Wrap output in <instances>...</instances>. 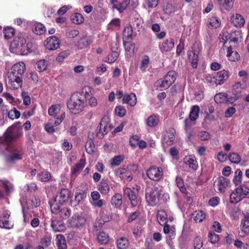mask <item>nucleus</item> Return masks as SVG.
I'll return each instance as SVG.
<instances>
[{"mask_svg": "<svg viewBox=\"0 0 249 249\" xmlns=\"http://www.w3.org/2000/svg\"><path fill=\"white\" fill-rule=\"evenodd\" d=\"M10 216V213L7 210L0 211V228L10 229L12 228L13 224L10 222L8 219Z\"/></svg>", "mask_w": 249, "mask_h": 249, "instance_id": "obj_14", "label": "nucleus"}, {"mask_svg": "<svg viewBox=\"0 0 249 249\" xmlns=\"http://www.w3.org/2000/svg\"><path fill=\"white\" fill-rule=\"evenodd\" d=\"M123 103L128 104L131 107H134L137 103V97L135 94H125L123 98Z\"/></svg>", "mask_w": 249, "mask_h": 249, "instance_id": "obj_29", "label": "nucleus"}, {"mask_svg": "<svg viewBox=\"0 0 249 249\" xmlns=\"http://www.w3.org/2000/svg\"><path fill=\"white\" fill-rule=\"evenodd\" d=\"M108 2L112 9H116L119 13H122L127 8L134 9L138 6L137 1L134 0H108Z\"/></svg>", "mask_w": 249, "mask_h": 249, "instance_id": "obj_3", "label": "nucleus"}, {"mask_svg": "<svg viewBox=\"0 0 249 249\" xmlns=\"http://www.w3.org/2000/svg\"><path fill=\"white\" fill-rule=\"evenodd\" d=\"M99 127V131L97 133V136L99 138H102L111 129L110 125L109 124V119L108 117H104L103 118Z\"/></svg>", "mask_w": 249, "mask_h": 249, "instance_id": "obj_13", "label": "nucleus"}, {"mask_svg": "<svg viewBox=\"0 0 249 249\" xmlns=\"http://www.w3.org/2000/svg\"><path fill=\"white\" fill-rule=\"evenodd\" d=\"M115 113L116 115L120 117H122L125 115L126 113V109L123 106H117L115 109Z\"/></svg>", "mask_w": 249, "mask_h": 249, "instance_id": "obj_64", "label": "nucleus"}, {"mask_svg": "<svg viewBox=\"0 0 249 249\" xmlns=\"http://www.w3.org/2000/svg\"><path fill=\"white\" fill-rule=\"evenodd\" d=\"M56 207V211L55 212L53 211L52 209H51V212L53 213L58 214L62 219H67L70 216L71 214L70 209L63 207L62 205H57V206Z\"/></svg>", "mask_w": 249, "mask_h": 249, "instance_id": "obj_21", "label": "nucleus"}, {"mask_svg": "<svg viewBox=\"0 0 249 249\" xmlns=\"http://www.w3.org/2000/svg\"><path fill=\"white\" fill-rule=\"evenodd\" d=\"M21 205L22 206V210L23 216L24 218V222H27L28 220L26 219L27 211L26 209H33L34 207H36L38 206L39 204L36 198L34 200L33 198H27V196L23 197L20 200Z\"/></svg>", "mask_w": 249, "mask_h": 249, "instance_id": "obj_7", "label": "nucleus"}, {"mask_svg": "<svg viewBox=\"0 0 249 249\" xmlns=\"http://www.w3.org/2000/svg\"><path fill=\"white\" fill-rule=\"evenodd\" d=\"M174 47V41L172 38H169L165 40L160 46V49L162 53L171 51Z\"/></svg>", "mask_w": 249, "mask_h": 249, "instance_id": "obj_27", "label": "nucleus"}, {"mask_svg": "<svg viewBox=\"0 0 249 249\" xmlns=\"http://www.w3.org/2000/svg\"><path fill=\"white\" fill-rule=\"evenodd\" d=\"M246 197H249V188L247 186L242 184L231 192L229 199L231 203L236 204Z\"/></svg>", "mask_w": 249, "mask_h": 249, "instance_id": "obj_2", "label": "nucleus"}, {"mask_svg": "<svg viewBox=\"0 0 249 249\" xmlns=\"http://www.w3.org/2000/svg\"><path fill=\"white\" fill-rule=\"evenodd\" d=\"M119 53L116 51H112L107 56L105 61L108 63H112L115 62L119 56Z\"/></svg>", "mask_w": 249, "mask_h": 249, "instance_id": "obj_58", "label": "nucleus"}, {"mask_svg": "<svg viewBox=\"0 0 249 249\" xmlns=\"http://www.w3.org/2000/svg\"><path fill=\"white\" fill-rule=\"evenodd\" d=\"M128 245V240L125 237H122L117 241V247L119 249H125Z\"/></svg>", "mask_w": 249, "mask_h": 249, "instance_id": "obj_55", "label": "nucleus"}, {"mask_svg": "<svg viewBox=\"0 0 249 249\" xmlns=\"http://www.w3.org/2000/svg\"><path fill=\"white\" fill-rule=\"evenodd\" d=\"M0 182L7 195H9L14 191L13 185L10 182L7 180H2Z\"/></svg>", "mask_w": 249, "mask_h": 249, "instance_id": "obj_39", "label": "nucleus"}, {"mask_svg": "<svg viewBox=\"0 0 249 249\" xmlns=\"http://www.w3.org/2000/svg\"><path fill=\"white\" fill-rule=\"evenodd\" d=\"M200 109L198 106H194L191 110L189 114L190 120L195 121L198 117Z\"/></svg>", "mask_w": 249, "mask_h": 249, "instance_id": "obj_47", "label": "nucleus"}, {"mask_svg": "<svg viewBox=\"0 0 249 249\" xmlns=\"http://www.w3.org/2000/svg\"><path fill=\"white\" fill-rule=\"evenodd\" d=\"M155 86L160 90L166 89L170 87L167 82L164 79L158 80L155 83Z\"/></svg>", "mask_w": 249, "mask_h": 249, "instance_id": "obj_52", "label": "nucleus"}, {"mask_svg": "<svg viewBox=\"0 0 249 249\" xmlns=\"http://www.w3.org/2000/svg\"><path fill=\"white\" fill-rule=\"evenodd\" d=\"M71 19L75 24H80L84 22L83 16L80 13H75L71 15Z\"/></svg>", "mask_w": 249, "mask_h": 249, "instance_id": "obj_45", "label": "nucleus"}, {"mask_svg": "<svg viewBox=\"0 0 249 249\" xmlns=\"http://www.w3.org/2000/svg\"><path fill=\"white\" fill-rule=\"evenodd\" d=\"M86 94L83 91L74 92L71 94L67 102V107L71 113L77 114L83 110L87 105Z\"/></svg>", "mask_w": 249, "mask_h": 249, "instance_id": "obj_1", "label": "nucleus"}, {"mask_svg": "<svg viewBox=\"0 0 249 249\" xmlns=\"http://www.w3.org/2000/svg\"><path fill=\"white\" fill-rule=\"evenodd\" d=\"M48 66V62L45 59H40L36 62V68L39 72L45 71Z\"/></svg>", "mask_w": 249, "mask_h": 249, "instance_id": "obj_42", "label": "nucleus"}, {"mask_svg": "<svg viewBox=\"0 0 249 249\" xmlns=\"http://www.w3.org/2000/svg\"><path fill=\"white\" fill-rule=\"evenodd\" d=\"M85 149L88 154H92L95 150V144L91 140H89L85 144Z\"/></svg>", "mask_w": 249, "mask_h": 249, "instance_id": "obj_56", "label": "nucleus"}, {"mask_svg": "<svg viewBox=\"0 0 249 249\" xmlns=\"http://www.w3.org/2000/svg\"><path fill=\"white\" fill-rule=\"evenodd\" d=\"M109 180L102 179L98 185V190L102 195H107L110 191Z\"/></svg>", "mask_w": 249, "mask_h": 249, "instance_id": "obj_28", "label": "nucleus"}, {"mask_svg": "<svg viewBox=\"0 0 249 249\" xmlns=\"http://www.w3.org/2000/svg\"><path fill=\"white\" fill-rule=\"evenodd\" d=\"M230 160L232 163H238L241 161V157L237 153L233 152L229 156Z\"/></svg>", "mask_w": 249, "mask_h": 249, "instance_id": "obj_63", "label": "nucleus"}, {"mask_svg": "<svg viewBox=\"0 0 249 249\" xmlns=\"http://www.w3.org/2000/svg\"><path fill=\"white\" fill-rule=\"evenodd\" d=\"M163 231L165 234H168L171 239L174 238L175 236V228L173 226L170 227L169 225L164 224Z\"/></svg>", "mask_w": 249, "mask_h": 249, "instance_id": "obj_50", "label": "nucleus"}, {"mask_svg": "<svg viewBox=\"0 0 249 249\" xmlns=\"http://www.w3.org/2000/svg\"><path fill=\"white\" fill-rule=\"evenodd\" d=\"M241 227L242 232L247 234L249 228V216L248 215H245L244 219L241 221Z\"/></svg>", "mask_w": 249, "mask_h": 249, "instance_id": "obj_51", "label": "nucleus"}, {"mask_svg": "<svg viewBox=\"0 0 249 249\" xmlns=\"http://www.w3.org/2000/svg\"><path fill=\"white\" fill-rule=\"evenodd\" d=\"M175 130L173 128H170L166 131L163 136L162 144L164 147L165 145H170L172 144L175 140Z\"/></svg>", "mask_w": 249, "mask_h": 249, "instance_id": "obj_18", "label": "nucleus"}, {"mask_svg": "<svg viewBox=\"0 0 249 249\" xmlns=\"http://www.w3.org/2000/svg\"><path fill=\"white\" fill-rule=\"evenodd\" d=\"M157 220L160 225H163L166 224L168 221L172 222L173 218L168 214L167 212L163 210H160L158 212Z\"/></svg>", "mask_w": 249, "mask_h": 249, "instance_id": "obj_19", "label": "nucleus"}, {"mask_svg": "<svg viewBox=\"0 0 249 249\" xmlns=\"http://www.w3.org/2000/svg\"><path fill=\"white\" fill-rule=\"evenodd\" d=\"M15 30L12 27H7L4 29L3 34L5 39H9L14 36Z\"/></svg>", "mask_w": 249, "mask_h": 249, "instance_id": "obj_59", "label": "nucleus"}, {"mask_svg": "<svg viewBox=\"0 0 249 249\" xmlns=\"http://www.w3.org/2000/svg\"><path fill=\"white\" fill-rule=\"evenodd\" d=\"M25 68V63L23 62H19L12 66L9 72L22 77Z\"/></svg>", "mask_w": 249, "mask_h": 249, "instance_id": "obj_23", "label": "nucleus"}, {"mask_svg": "<svg viewBox=\"0 0 249 249\" xmlns=\"http://www.w3.org/2000/svg\"><path fill=\"white\" fill-rule=\"evenodd\" d=\"M238 98L236 95H234L232 98H228L227 95L224 93H218L216 94L214 97L215 102L217 104L224 103L227 101L233 103Z\"/></svg>", "mask_w": 249, "mask_h": 249, "instance_id": "obj_22", "label": "nucleus"}, {"mask_svg": "<svg viewBox=\"0 0 249 249\" xmlns=\"http://www.w3.org/2000/svg\"><path fill=\"white\" fill-rule=\"evenodd\" d=\"M7 87L12 89H18L22 84V77L8 72L6 79Z\"/></svg>", "mask_w": 249, "mask_h": 249, "instance_id": "obj_8", "label": "nucleus"}, {"mask_svg": "<svg viewBox=\"0 0 249 249\" xmlns=\"http://www.w3.org/2000/svg\"><path fill=\"white\" fill-rule=\"evenodd\" d=\"M162 190L160 187H154L147 190L145 194L147 203L151 206H155L160 203V196Z\"/></svg>", "mask_w": 249, "mask_h": 249, "instance_id": "obj_5", "label": "nucleus"}, {"mask_svg": "<svg viewBox=\"0 0 249 249\" xmlns=\"http://www.w3.org/2000/svg\"><path fill=\"white\" fill-rule=\"evenodd\" d=\"M38 178L42 182H46L48 181L51 178L50 174L47 171L41 172L37 176Z\"/></svg>", "mask_w": 249, "mask_h": 249, "instance_id": "obj_61", "label": "nucleus"}, {"mask_svg": "<svg viewBox=\"0 0 249 249\" xmlns=\"http://www.w3.org/2000/svg\"><path fill=\"white\" fill-rule=\"evenodd\" d=\"M231 23L236 27H241L244 26L245 20L244 17L239 14H233L231 18Z\"/></svg>", "mask_w": 249, "mask_h": 249, "instance_id": "obj_26", "label": "nucleus"}, {"mask_svg": "<svg viewBox=\"0 0 249 249\" xmlns=\"http://www.w3.org/2000/svg\"><path fill=\"white\" fill-rule=\"evenodd\" d=\"M208 23L209 26L213 28H216L220 26L221 21L217 17H213L209 19Z\"/></svg>", "mask_w": 249, "mask_h": 249, "instance_id": "obj_53", "label": "nucleus"}, {"mask_svg": "<svg viewBox=\"0 0 249 249\" xmlns=\"http://www.w3.org/2000/svg\"><path fill=\"white\" fill-rule=\"evenodd\" d=\"M86 219L79 214H74L68 221V226L72 228H77L84 225L86 223Z\"/></svg>", "mask_w": 249, "mask_h": 249, "instance_id": "obj_16", "label": "nucleus"}, {"mask_svg": "<svg viewBox=\"0 0 249 249\" xmlns=\"http://www.w3.org/2000/svg\"><path fill=\"white\" fill-rule=\"evenodd\" d=\"M71 196V192L67 189H63L57 194L56 196L49 201L50 209H52L55 212V208L57 205H63L67 202Z\"/></svg>", "mask_w": 249, "mask_h": 249, "instance_id": "obj_4", "label": "nucleus"}, {"mask_svg": "<svg viewBox=\"0 0 249 249\" xmlns=\"http://www.w3.org/2000/svg\"><path fill=\"white\" fill-rule=\"evenodd\" d=\"M11 143L6 140V138L3 137L0 138V154L6 155V152L8 151Z\"/></svg>", "mask_w": 249, "mask_h": 249, "instance_id": "obj_31", "label": "nucleus"}, {"mask_svg": "<svg viewBox=\"0 0 249 249\" xmlns=\"http://www.w3.org/2000/svg\"><path fill=\"white\" fill-rule=\"evenodd\" d=\"M90 44V40L87 37L82 38L77 43L78 48L82 49L88 46Z\"/></svg>", "mask_w": 249, "mask_h": 249, "instance_id": "obj_60", "label": "nucleus"}, {"mask_svg": "<svg viewBox=\"0 0 249 249\" xmlns=\"http://www.w3.org/2000/svg\"><path fill=\"white\" fill-rule=\"evenodd\" d=\"M150 63V59L148 56L143 55L141 60L140 69L142 72L146 71L149 67Z\"/></svg>", "mask_w": 249, "mask_h": 249, "instance_id": "obj_38", "label": "nucleus"}, {"mask_svg": "<svg viewBox=\"0 0 249 249\" xmlns=\"http://www.w3.org/2000/svg\"><path fill=\"white\" fill-rule=\"evenodd\" d=\"M176 72L174 71H169L164 77V79L170 86L176 79Z\"/></svg>", "mask_w": 249, "mask_h": 249, "instance_id": "obj_48", "label": "nucleus"}, {"mask_svg": "<svg viewBox=\"0 0 249 249\" xmlns=\"http://www.w3.org/2000/svg\"><path fill=\"white\" fill-rule=\"evenodd\" d=\"M229 77V72L226 70H222L217 73L216 80L218 85H221L226 81Z\"/></svg>", "mask_w": 249, "mask_h": 249, "instance_id": "obj_32", "label": "nucleus"}, {"mask_svg": "<svg viewBox=\"0 0 249 249\" xmlns=\"http://www.w3.org/2000/svg\"><path fill=\"white\" fill-rule=\"evenodd\" d=\"M34 45V41L30 39L27 36L26 38V43H23L20 45V55H27L32 51V48Z\"/></svg>", "mask_w": 249, "mask_h": 249, "instance_id": "obj_24", "label": "nucleus"}, {"mask_svg": "<svg viewBox=\"0 0 249 249\" xmlns=\"http://www.w3.org/2000/svg\"><path fill=\"white\" fill-rule=\"evenodd\" d=\"M138 192L139 190L135 188H133V190L130 188H126L124 189V195L129 198L133 206H137L139 202L138 196Z\"/></svg>", "mask_w": 249, "mask_h": 249, "instance_id": "obj_15", "label": "nucleus"}, {"mask_svg": "<svg viewBox=\"0 0 249 249\" xmlns=\"http://www.w3.org/2000/svg\"><path fill=\"white\" fill-rule=\"evenodd\" d=\"M122 203V196L120 194H115L112 197L111 204L116 208L120 207Z\"/></svg>", "mask_w": 249, "mask_h": 249, "instance_id": "obj_44", "label": "nucleus"}, {"mask_svg": "<svg viewBox=\"0 0 249 249\" xmlns=\"http://www.w3.org/2000/svg\"><path fill=\"white\" fill-rule=\"evenodd\" d=\"M146 174L149 179L158 181L163 176V169L161 167L155 166L150 167L146 172Z\"/></svg>", "mask_w": 249, "mask_h": 249, "instance_id": "obj_11", "label": "nucleus"}, {"mask_svg": "<svg viewBox=\"0 0 249 249\" xmlns=\"http://www.w3.org/2000/svg\"><path fill=\"white\" fill-rule=\"evenodd\" d=\"M219 5L226 10L231 9L234 0H217Z\"/></svg>", "mask_w": 249, "mask_h": 249, "instance_id": "obj_40", "label": "nucleus"}, {"mask_svg": "<svg viewBox=\"0 0 249 249\" xmlns=\"http://www.w3.org/2000/svg\"><path fill=\"white\" fill-rule=\"evenodd\" d=\"M46 30V27L41 23H36L34 25L33 32L36 35H42L45 32Z\"/></svg>", "mask_w": 249, "mask_h": 249, "instance_id": "obj_41", "label": "nucleus"}, {"mask_svg": "<svg viewBox=\"0 0 249 249\" xmlns=\"http://www.w3.org/2000/svg\"><path fill=\"white\" fill-rule=\"evenodd\" d=\"M27 36L24 35L22 36L16 37L11 42L10 46V50L11 53L19 54L20 51V45L23 43H26Z\"/></svg>", "mask_w": 249, "mask_h": 249, "instance_id": "obj_10", "label": "nucleus"}, {"mask_svg": "<svg viewBox=\"0 0 249 249\" xmlns=\"http://www.w3.org/2000/svg\"><path fill=\"white\" fill-rule=\"evenodd\" d=\"M51 227L55 232H61L65 229V226L61 222L53 219L51 220Z\"/></svg>", "mask_w": 249, "mask_h": 249, "instance_id": "obj_34", "label": "nucleus"}, {"mask_svg": "<svg viewBox=\"0 0 249 249\" xmlns=\"http://www.w3.org/2000/svg\"><path fill=\"white\" fill-rule=\"evenodd\" d=\"M184 162L194 170H196L198 168L197 161L196 157L193 155L185 157L184 159Z\"/></svg>", "mask_w": 249, "mask_h": 249, "instance_id": "obj_30", "label": "nucleus"}, {"mask_svg": "<svg viewBox=\"0 0 249 249\" xmlns=\"http://www.w3.org/2000/svg\"><path fill=\"white\" fill-rule=\"evenodd\" d=\"M97 240L101 244H107L109 241L108 235L103 231H100L97 235Z\"/></svg>", "mask_w": 249, "mask_h": 249, "instance_id": "obj_49", "label": "nucleus"}, {"mask_svg": "<svg viewBox=\"0 0 249 249\" xmlns=\"http://www.w3.org/2000/svg\"><path fill=\"white\" fill-rule=\"evenodd\" d=\"M8 117L11 120L18 119L20 116L19 111L17 110L15 108L10 110L8 114Z\"/></svg>", "mask_w": 249, "mask_h": 249, "instance_id": "obj_62", "label": "nucleus"}, {"mask_svg": "<svg viewBox=\"0 0 249 249\" xmlns=\"http://www.w3.org/2000/svg\"><path fill=\"white\" fill-rule=\"evenodd\" d=\"M9 153L6 160L8 161H14L21 160L23 158V151L21 147L11 144L8 151Z\"/></svg>", "mask_w": 249, "mask_h": 249, "instance_id": "obj_9", "label": "nucleus"}, {"mask_svg": "<svg viewBox=\"0 0 249 249\" xmlns=\"http://www.w3.org/2000/svg\"><path fill=\"white\" fill-rule=\"evenodd\" d=\"M91 199L90 202L94 207L101 208L103 205V200L100 199V193L97 191H94L90 194Z\"/></svg>", "mask_w": 249, "mask_h": 249, "instance_id": "obj_20", "label": "nucleus"}, {"mask_svg": "<svg viewBox=\"0 0 249 249\" xmlns=\"http://www.w3.org/2000/svg\"><path fill=\"white\" fill-rule=\"evenodd\" d=\"M22 134L21 129L17 125H13L7 130L4 137L7 141L10 142L18 138Z\"/></svg>", "mask_w": 249, "mask_h": 249, "instance_id": "obj_12", "label": "nucleus"}, {"mask_svg": "<svg viewBox=\"0 0 249 249\" xmlns=\"http://www.w3.org/2000/svg\"><path fill=\"white\" fill-rule=\"evenodd\" d=\"M86 160L85 159H81L78 163H77L72 169L71 173L72 175L76 174L79 171L82 170L85 166Z\"/></svg>", "mask_w": 249, "mask_h": 249, "instance_id": "obj_46", "label": "nucleus"}, {"mask_svg": "<svg viewBox=\"0 0 249 249\" xmlns=\"http://www.w3.org/2000/svg\"><path fill=\"white\" fill-rule=\"evenodd\" d=\"M204 81L211 86L218 85L216 78L213 74H206L204 77Z\"/></svg>", "mask_w": 249, "mask_h": 249, "instance_id": "obj_54", "label": "nucleus"}, {"mask_svg": "<svg viewBox=\"0 0 249 249\" xmlns=\"http://www.w3.org/2000/svg\"><path fill=\"white\" fill-rule=\"evenodd\" d=\"M55 240L58 249H67L66 241L64 235L57 234Z\"/></svg>", "mask_w": 249, "mask_h": 249, "instance_id": "obj_35", "label": "nucleus"}, {"mask_svg": "<svg viewBox=\"0 0 249 249\" xmlns=\"http://www.w3.org/2000/svg\"><path fill=\"white\" fill-rule=\"evenodd\" d=\"M159 122L158 116L152 115L148 117L146 121V124L149 127H154L156 126Z\"/></svg>", "mask_w": 249, "mask_h": 249, "instance_id": "obj_43", "label": "nucleus"}, {"mask_svg": "<svg viewBox=\"0 0 249 249\" xmlns=\"http://www.w3.org/2000/svg\"><path fill=\"white\" fill-rule=\"evenodd\" d=\"M232 49L231 46H227V56L231 61H235L239 60L240 55L239 53L236 51H231Z\"/></svg>", "mask_w": 249, "mask_h": 249, "instance_id": "obj_36", "label": "nucleus"}, {"mask_svg": "<svg viewBox=\"0 0 249 249\" xmlns=\"http://www.w3.org/2000/svg\"><path fill=\"white\" fill-rule=\"evenodd\" d=\"M242 172L240 169H237L235 172V175L233 179L234 184L237 186L239 185L242 181Z\"/></svg>", "mask_w": 249, "mask_h": 249, "instance_id": "obj_57", "label": "nucleus"}, {"mask_svg": "<svg viewBox=\"0 0 249 249\" xmlns=\"http://www.w3.org/2000/svg\"><path fill=\"white\" fill-rule=\"evenodd\" d=\"M60 45L59 40L55 36H50L45 42V46L49 50L57 49Z\"/></svg>", "mask_w": 249, "mask_h": 249, "instance_id": "obj_17", "label": "nucleus"}, {"mask_svg": "<svg viewBox=\"0 0 249 249\" xmlns=\"http://www.w3.org/2000/svg\"><path fill=\"white\" fill-rule=\"evenodd\" d=\"M229 182L228 179L220 177L216 181L215 187H217L219 192L223 193Z\"/></svg>", "mask_w": 249, "mask_h": 249, "instance_id": "obj_25", "label": "nucleus"}, {"mask_svg": "<svg viewBox=\"0 0 249 249\" xmlns=\"http://www.w3.org/2000/svg\"><path fill=\"white\" fill-rule=\"evenodd\" d=\"M62 107L60 104L51 106L48 109V114L55 119L54 124L59 125L65 118V112L62 110Z\"/></svg>", "mask_w": 249, "mask_h": 249, "instance_id": "obj_6", "label": "nucleus"}, {"mask_svg": "<svg viewBox=\"0 0 249 249\" xmlns=\"http://www.w3.org/2000/svg\"><path fill=\"white\" fill-rule=\"evenodd\" d=\"M188 55L189 61L191 63L193 68H196L197 66L198 62V53L197 52L189 51Z\"/></svg>", "mask_w": 249, "mask_h": 249, "instance_id": "obj_33", "label": "nucleus"}, {"mask_svg": "<svg viewBox=\"0 0 249 249\" xmlns=\"http://www.w3.org/2000/svg\"><path fill=\"white\" fill-rule=\"evenodd\" d=\"M206 217L205 213L202 211H196L192 213V218L196 222H201Z\"/></svg>", "mask_w": 249, "mask_h": 249, "instance_id": "obj_37", "label": "nucleus"}]
</instances>
